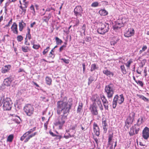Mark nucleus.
I'll return each instance as SVG.
<instances>
[{"mask_svg": "<svg viewBox=\"0 0 149 149\" xmlns=\"http://www.w3.org/2000/svg\"><path fill=\"white\" fill-rule=\"evenodd\" d=\"M22 50L24 52H27L29 50L28 47L27 46H23L22 47Z\"/></svg>", "mask_w": 149, "mask_h": 149, "instance_id": "obj_37", "label": "nucleus"}, {"mask_svg": "<svg viewBox=\"0 0 149 149\" xmlns=\"http://www.w3.org/2000/svg\"><path fill=\"white\" fill-rule=\"evenodd\" d=\"M72 100L70 99L68 101L60 100L57 102L56 105L57 113L60 115L56 121L55 125L58 126L61 129L67 119V116L72 106Z\"/></svg>", "mask_w": 149, "mask_h": 149, "instance_id": "obj_1", "label": "nucleus"}, {"mask_svg": "<svg viewBox=\"0 0 149 149\" xmlns=\"http://www.w3.org/2000/svg\"><path fill=\"white\" fill-rule=\"evenodd\" d=\"M82 67L83 68V73H84L86 69L85 65V63H83L82 64Z\"/></svg>", "mask_w": 149, "mask_h": 149, "instance_id": "obj_58", "label": "nucleus"}, {"mask_svg": "<svg viewBox=\"0 0 149 149\" xmlns=\"http://www.w3.org/2000/svg\"><path fill=\"white\" fill-rule=\"evenodd\" d=\"M104 90L107 97L109 99L111 98L114 94L113 85L111 83L108 85H106L105 87Z\"/></svg>", "mask_w": 149, "mask_h": 149, "instance_id": "obj_6", "label": "nucleus"}, {"mask_svg": "<svg viewBox=\"0 0 149 149\" xmlns=\"http://www.w3.org/2000/svg\"><path fill=\"white\" fill-rule=\"evenodd\" d=\"M83 11V8L81 6H77L74 9V15L76 16L77 18H78L81 17Z\"/></svg>", "mask_w": 149, "mask_h": 149, "instance_id": "obj_9", "label": "nucleus"}, {"mask_svg": "<svg viewBox=\"0 0 149 149\" xmlns=\"http://www.w3.org/2000/svg\"><path fill=\"white\" fill-rule=\"evenodd\" d=\"M10 68V65H5L1 69V72L3 73H5L7 72L9 70Z\"/></svg>", "mask_w": 149, "mask_h": 149, "instance_id": "obj_22", "label": "nucleus"}, {"mask_svg": "<svg viewBox=\"0 0 149 149\" xmlns=\"http://www.w3.org/2000/svg\"><path fill=\"white\" fill-rule=\"evenodd\" d=\"M26 38H28L29 40H30L31 38V35L30 33H27L26 35Z\"/></svg>", "mask_w": 149, "mask_h": 149, "instance_id": "obj_55", "label": "nucleus"}, {"mask_svg": "<svg viewBox=\"0 0 149 149\" xmlns=\"http://www.w3.org/2000/svg\"><path fill=\"white\" fill-rule=\"evenodd\" d=\"M54 49H52L49 54V57L52 58H54L55 56L54 52Z\"/></svg>", "mask_w": 149, "mask_h": 149, "instance_id": "obj_36", "label": "nucleus"}, {"mask_svg": "<svg viewBox=\"0 0 149 149\" xmlns=\"http://www.w3.org/2000/svg\"><path fill=\"white\" fill-rule=\"evenodd\" d=\"M97 79H95L93 76H91L88 79V84L89 85L93 81L96 80Z\"/></svg>", "mask_w": 149, "mask_h": 149, "instance_id": "obj_28", "label": "nucleus"}, {"mask_svg": "<svg viewBox=\"0 0 149 149\" xmlns=\"http://www.w3.org/2000/svg\"><path fill=\"white\" fill-rule=\"evenodd\" d=\"M36 23L35 22H34L33 23L31 24H30V26L32 28L33 27L34 25Z\"/></svg>", "mask_w": 149, "mask_h": 149, "instance_id": "obj_64", "label": "nucleus"}, {"mask_svg": "<svg viewBox=\"0 0 149 149\" xmlns=\"http://www.w3.org/2000/svg\"><path fill=\"white\" fill-rule=\"evenodd\" d=\"M60 59L63 61L66 64H68L69 63L70 60L69 59H66L65 58H61Z\"/></svg>", "mask_w": 149, "mask_h": 149, "instance_id": "obj_46", "label": "nucleus"}, {"mask_svg": "<svg viewBox=\"0 0 149 149\" xmlns=\"http://www.w3.org/2000/svg\"><path fill=\"white\" fill-rule=\"evenodd\" d=\"M133 62V59H130L126 63H125V64L126 66L128 68H130L131 64Z\"/></svg>", "mask_w": 149, "mask_h": 149, "instance_id": "obj_30", "label": "nucleus"}, {"mask_svg": "<svg viewBox=\"0 0 149 149\" xmlns=\"http://www.w3.org/2000/svg\"><path fill=\"white\" fill-rule=\"evenodd\" d=\"M143 137L146 140H147L149 137V128L146 127L143 129L142 133Z\"/></svg>", "mask_w": 149, "mask_h": 149, "instance_id": "obj_10", "label": "nucleus"}, {"mask_svg": "<svg viewBox=\"0 0 149 149\" xmlns=\"http://www.w3.org/2000/svg\"><path fill=\"white\" fill-rule=\"evenodd\" d=\"M99 5L98 2H95L93 3L91 5V6L92 7H97Z\"/></svg>", "mask_w": 149, "mask_h": 149, "instance_id": "obj_45", "label": "nucleus"}, {"mask_svg": "<svg viewBox=\"0 0 149 149\" xmlns=\"http://www.w3.org/2000/svg\"><path fill=\"white\" fill-rule=\"evenodd\" d=\"M17 25L16 23L14 22L11 27V29L13 33L16 34H18L17 31Z\"/></svg>", "mask_w": 149, "mask_h": 149, "instance_id": "obj_16", "label": "nucleus"}, {"mask_svg": "<svg viewBox=\"0 0 149 149\" xmlns=\"http://www.w3.org/2000/svg\"><path fill=\"white\" fill-rule=\"evenodd\" d=\"M123 26V24H121L120 22H117V23L113 26V29L116 31H117L118 30H120L121 27Z\"/></svg>", "mask_w": 149, "mask_h": 149, "instance_id": "obj_20", "label": "nucleus"}, {"mask_svg": "<svg viewBox=\"0 0 149 149\" xmlns=\"http://www.w3.org/2000/svg\"><path fill=\"white\" fill-rule=\"evenodd\" d=\"M50 47H46V49H45L42 52L43 54L44 55H45L47 53L48 51L49 50Z\"/></svg>", "mask_w": 149, "mask_h": 149, "instance_id": "obj_42", "label": "nucleus"}, {"mask_svg": "<svg viewBox=\"0 0 149 149\" xmlns=\"http://www.w3.org/2000/svg\"><path fill=\"white\" fill-rule=\"evenodd\" d=\"M11 2V1H9V0H8V1L6 2L5 3V6L4 7L6 8V7H8L9 5L10 4V3Z\"/></svg>", "mask_w": 149, "mask_h": 149, "instance_id": "obj_54", "label": "nucleus"}, {"mask_svg": "<svg viewBox=\"0 0 149 149\" xmlns=\"http://www.w3.org/2000/svg\"><path fill=\"white\" fill-rule=\"evenodd\" d=\"M13 103L10 98L6 97L4 98L3 108L4 110H10L12 107Z\"/></svg>", "mask_w": 149, "mask_h": 149, "instance_id": "obj_7", "label": "nucleus"}, {"mask_svg": "<svg viewBox=\"0 0 149 149\" xmlns=\"http://www.w3.org/2000/svg\"><path fill=\"white\" fill-rule=\"evenodd\" d=\"M100 98L102 101L104 108L105 110L108 109V102L104 95L100 96Z\"/></svg>", "mask_w": 149, "mask_h": 149, "instance_id": "obj_12", "label": "nucleus"}, {"mask_svg": "<svg viewBox=\"0 0 149 149\" xmlns=\"http://www.w3.org/2000/svg\"><path fill=\"white\" fill-rule=\"evenodd\" d=\"M51 13H49L48 14V16H45L43 17L42 18V20L43 21L47 23L51 17Z\"/></svg>", "mask_w": 149, "mask_h": 149, "instance_id": "obj_25", "label": "nucleus"}, {"mask_svg": "<svg viewBox=\"0 0 149 149\" xmlns=\"http://www.w3.org/2000/svg\"><path fill=\"white\" fill-rule=\"evenodd\" d=\"M98 67L96 66L95 64H93L91 65V71L93 72L94 70L98 69Z\"/></svg>", "mask_w": 149, "mask_h": 149, "instance_id": "obj_32", "label": "nucleus"}, {"mask_svg": "<svg viewBox=\"0 0 149 149\" xmlns=\"http://www.w3.org/2000/svg\"><path fill=\"white\" fill-rule=\"evenodd\" d=\"M134 34V29L133 28H130L125 32L124 35L126 37H129L133 36Z\"/></svg>", "mask_w": 149, "mask_h": 149, "instance_id": "obj_13", "label": "nucleus"}, {"mask_svg": "<svg viewBox=\"0 0 149 149\" xmlns=\"http://www.w3.org/2000/svg\"><path fill=\"white\" fill-rule=\"evenodd\" d=\"M82 106L83 104L82 103L79 104L77 111V113L80 112L81 111L82 108Z\"/></svg>", "mask_w": 149, "mask_h": 149, "instance_id": "obj_40", "label": "nucleus"}, {"mask_svg": "<svg viewBox=\"0 0 149 149\" xmlns=\"http://www.w3.org/2000/svg\"><path fill=\"white\" fill-rule=\"evenodd\" d=\"M109 24L106 22L102 24L101 26L97 30L98 33L102 35H104L109 30Z\"/></svg>", "mask_w": 149, "mask_h": 149, "instance_id": "obj_3", "label": "nucleus"}, {"mask_svg": "<svg viewBox=\"0 0 149 149\" xmlns=\"http://www.w3.org/2000/svg\"><path fill=\"white\" fill-rule=\"evenodd\" d=\"M17 39L18 42H20L23 40V37L21 35H19L17 37Z\"/></svg>", "mask_w": 149, "mask_h": 149, "instance_id": "obj_43", "label": "nucleus"}, {"mask_svg": "<svg viewBox=\"0 0 149 149\" xmlns=\"http://www.w3.org/2000/svg\"><path fill=\"white\" fill-rule=\"evenodd\" d=\"M12 78L10 77H8L4 80V85L6 86H10L12 81Z\"/></svg>", "mask_w": 149, "mask_h": 149, "instance_id": "obj_18", "label": "nucleus"}, {"mask_svg": "<svg viewBox=\"0 0 149 149\" xmlns=\"http://www.w3.org/2000/svg\"><path fill=\"white\" fill-rule=\"evenodd\" d=\"M36 127H34L33 129L29 130L28 131L25 132L20 138V140L23 141L26 138L24 141L25 143L27 142L29 140L34 136L37 134V132H35L31 134L35 130Z\"/></svg>", "mask_w": 149, "mask_h": 149, "instance_id": "obj_2", "label": "nucleus"}, {"mask_svg": "<svg viewBox=\"0 0 149 149\" xmlns=\"http://www.w3.org/2000/svg\"><path fill=\"white\" fill-rule=\"evenodd\" d=\"M14 136L13 134H10L8 136L7 138V141L11 142L13 139Z\"/></svg>", "mask_w": 149, "mask_h": 149, "instance_id": "obj_34", "label": "nucleus"}, {"mask_svg": "<svg viewBox=\"0 0 149 149\" xmlns=\"http://www.w3.org/2000/svg\"><path fill=\"white\" fill-rule=\"evenodd\" d=\"M135 113L134 112H132L127 118L126 120L132 123L134 119Z\"/></svg>", "mask_w": 149, "mask_h": 149, "instance_id": "obj_17", "label": "nucleus"}, {"mask_svg": "<svg viewBox=\"0 0 149 149\" xmlns=\"http://www.w3.org/2000/svg\"><path fill=\"white\" fill-rule=\"evenodd\" d=\"M124 101V98L122 94L118 96L116 95L115 96L112 102V106L113 108H115L117 105L118 102L119 104L123 103Z\"/></svg>", "mask_w": 149, "mask_h": 149, "instance_id": "obj_4", "label": "nucleus"}, {"mask_svg": "<svg viewBox=\"0 0 149 149\" xmlns=\"http://www.w3.org/2000/svg\"><path fill=\"white\" fill-rule=\"evenodd\" d=\"M96 98L94 97L92 99L93 101H96L100 110L102 111H103V108L100 99L99 98H97L96 96Z\"/></svg>", "mask_w": 149, "mask_h": 149, "instance_id": "obj_14", "label": "nucleus"}, {"mask_svg": "<svg viewBox=\"0 0 149 149\" xmlns=\"http://www.w3.org/2000/svg\"><path fill=\"white\" fill-rule=\"evenodd\" d=\"M139 69H141V70H142V68L140 67V68H138L136 70V72L137 73H138L139 74H141V72L140 70H139Z\"/></svg>", "mask_w": 149, "mask_h": 149, "instance_id": "obj_56", "label": "nucleus"}, {"mask_svg": "<svg viewBox=\"0 0 149 149\" xmlns=\"http://www.w3.org/2000/svg\"><path fill=\"white\" fill-rule=\"evenodd\" d=\"M45 81L47 84L50 85L51 84L52 79L49 77H46L45 78Z\"/></svg>", "mask_w": 149, "mask_h": 149, "instance_id": "obj_29", "label": "nucleus"}, {"mask_svg": "<svg viewBox=\"0 0 149 149\" xmlns=\"http://www.w3.org/2000/svg\"><path fill=\"white\" fill-rule=\"evenodd\" d=\"M103 73L107 76H108L110 77H113V76L114 74L112 72H111L109 70L106 69L103 71Z\"/></svg>", "mask_w": 149, "mask_h": 149, "instance_id": "obj_19", "label": "nucleus"}, {"mask_svg": "<svg viewBox=\"0 0 149 149\" xmlns=\"http://www.w3.org/2000/svg\"><path fill=\"white\" fill-rule=\"evenodd\" d=\"M65 45H62L59 48V52H61L64 49V48H65L66 47V45L67 43L66 42H65Z\"/></svg>", "mask_w": 149, "mask_h": 149, "instance_id": "obj_41", "label": "nucleus"}, {"mask_svg": "<svg viewBox=\"0 0 149 149\" xmlns=\"http://www.w3.org/2000/svg\"><path fill=\"white\" fill-rule=\"evenodd\" d=\"M73 136V135H71V134H68L67 135V134L65 133V135L64 136V137L66 139H68Z\"/></svg>", "mask_w": 149, "mask_h": 149, "instance_id": "obj_47", "label": "nucleus"}, {"mask_svg": "<svg viewBox=\"0 0 149 149\" xmlns=\"http://www.w3.org/2000/svg\"><path fill=\"white\" fill-rule=\"evenodd\" d=\"M53 10L54 11L55 10L52 7H48L47 8L46 10V12H49L51 10Z\"/></svg>", "mask_w": 149, "mask_h": 149, "instance_id": "obj_51", "label": "nucleus"}, {"mask_svg": "<svg viewBox=\"0 0 149 149\" xmlns=\"http://www.w3.org/2000/svg\"><path fill=\"white\" fill-rule=\"evenodd\" d=\"M25 42L24 43L25 44L27 45H30V43L29 42H28L26 40V38L25 39Z\"/></svg>", "mask_w": 149, "mask_h": 149, "instance_id": "obj_62", "label": "nucleus"}, {"mask_svg": "<svg viewBox=\"0 0 149 149\" xmlns=\"http://www.w3.org/2000/svg\"><path fill=\"white\" fill-rule=\"evenodd\" d=\"M12 23V19H11L8 22V24L7 25H6L5 26L4 28H6V27H7L9 26H10V25Z\"/></svg>", "mask_w": 149, "mask_h": 149, "instance_id": "obj_48", "label": "nucleus"}, {"mask_svg": "<svg viewBox=\"0 0 149 149\" xmlns=\"http://www.w3.org/2000/svg\"><path fill=\"white\" fill-rule=\"evenodd\" d=\"M120 68L122 72L124 74H126L127 72L124 66V65H122L120 66Z\"/></svg>", "mask_w": 149, "mask_h": 149, "instance_id": "obj_39", "label": "nucleus"}, {"mask_svg": "<svg viewBox=\"0 0 149 149\" xmlns=\"http://www.w3.org/2000/svg\"><path fill=\"white\" fill-rule=\"evenodd\" d=\"M47 124H48V122H46V123H45L44 124V126L45 127V130H47Z\"/></svg>", "mask_w": 149, "mask_h": 149, "instance_id": "obj_60", "label": "nucleus"}, {"mask_svg": "<svg viewBox=\"0 0 149 149\" xmlns=\"http://www.w3.org/2000/svg\"><path fill=\"white\" fill-rule=\"evenodd\" d=\"M94 139L95 141V142L97 144H98L99 142V141L98 139L97 138L94 137Z\"/></svg>", "mask_w": 149, "mask_h": 149, "instance_id": "obj_61", "label": "nucleus"}, {"mask_svg": "<svg viewBox=\"0 0 149 149\" xmlns=\"http://www.w3.org/2000/svg\"><path fill=\"white\" fill-rule=\"evenodd\" d=\"M79 20L78 19V18L76 17V21L75 24L74 25V26H77L79 24Z\"/></svg>", "mask_w": 149, "mask_h": 149, "instance_id": "obj_57", "label": "nucleus"}, {"mask_svg": "<svg viewBox=\"0 0 149 149\" xmlns=\"http://www.w3.org/2000/svg\"><path fill=\"white\" fill-rule=\"evenodd\" d=\"M26 9L24 8L21 9H20L19 13L22 15H24L25 14Z\"/></svg>", "mask_w": 149, "mask_h": 149, "instance_id": "obj_38", "label": "nucleus"}, {"mask_svg": "<svg viewBox=\"0 0 149 149\" xmlns=\"http://www.w3.org/2000/svg\"><path fill=\"white\" fill-rule=\"evenodd\" d=\"M128 21V19L124 17L122 19H119L118 21V22H120L121 24H123V26Z\"/></svg>", "mask_w": 149, "mask_h": 149, "instance_id": "obj_24", "label": "nucleus"}, {"mask_svg": "<svg viewBox=\"0 0 149 149\" xmlns=\"http://www.w3.org/2000/svg\"><path fill=\"white\" fill-rule=\"evenodd\" d=\"M113 137V136L112 135H110L109 136L108 138V142L110 143Z\"/></svg>", "mask_w": 149, "mask_h": 149, "instance_id": "obj_53", "label": "nucleus"}, {"mask_svg": "<svg viewBox=\"0 0 149 149\" xmlns=\"http://www.w3.org/2000/svg\"><path fill=\"white\" fill-rule=\"evenodd\" d=\"M55 39L57 45H61L63 42L58 37H56Z\"/></svg>", "mask_w": 149, "mask_h": 149, "instance_id": "obj_33", "label": "nucleus"}, {"mask_svg": "<svg viewBox=\"0 0 149 149\" xmlns=\"http://www.w3.org/2000/svg\"><path fill=\"white\" fill-rule=\"evenodd\" d=\"M93 130L95 135L99 136L100 135V130L97 125L95 123H94L93 125Z\"/></svg>", "mask_w": 149, "mask_h": 149, "instance_id": "obj_15", "label": "nucleus"}, {"mask_svg": "<svg viewBox=\"0 0 149 149\" xmlns=\"http://www.w3.org/2000/svg\"><path fill=\"white\" fill-rule=\"evenodd\" d=\"M140 118H139L137 121V124L132 126L129 132V134L130 136H132L137 134L139 130V126L140 125Z\"/></svg>", "mask_w": 149, "mask_h": 149, "instance_id": "obj_5", "label": "nucleus"}, {"mask_svg": "<svg viewBox=\"0 0 149 149\" xmlns=\"http://www.w3.org/2000/svg\"><path fill=\"white\" fill-rule=\"evenodd\" d=\"M90 109L93 115H97L98 114L97 107L95 104L94 103L91 105Z\"/></svg>", "mask_w": 149, "mask_h": 149, "instance_id": "obj_11", "label": "nucleus"}, {"mask_svg": "<svg viewBox=\"0 0 149 149\" xmlns=\"http://www.w3.org/2000/svg\"><path fill=\"white\" fill-rule=\"evenodd\" d=\"M99 14L102 16H106L108 14V12L104 9H101L99 11Z\"/></svg>", "mask_w": 149, "mask_h": 149, "instance_id": "obj_26", "label": "nucleus"}, {"mask_svg": "<svg viewBox=\"0 0 149 149\" xmlns=\"http://www.w3.org/2000/svg\"><path fill=\"white\" fill-rule=\"evenodd\" d=\"M4 97H2L1 98V99L0 100V107H1L2 104H3V100H4Z\"/></svg>", "mask_w": 149, "mask_h": 149, "instance_id": "obj_52", "label": "nucleus"}, {"mask_svg": "<svg viewBox=\"0 0 149 149\" xmlns=\"http://www.w3.org/2000/svg\"><path fill=\"white\" fill-rule=\"evenodd\" d=\"M136 82L138 84H139L141 87H143V82L141 81L138 80V81H136Z\"/></svg>", "mask_w": 149, "mask_h": 149, "instance_id": "obj_44", "label": "nucleus"}, {"mask_svg": "<svg viewBox=\"0 0 149 149\" xmlns=\"http://www.w3.org/2000/svg\"><path fill=\"white\" fill-rule=\"evenodd\" d=\"M30 8L31 10V12L32 14L33 15L35 16L36 14L33 6L32 5L30 6Z\"/></svg>", "mask_w": 149, "mask_h": 149, "instance_id": "obj_35", "label": "nucleus"}, {"mask_svg": "<svg viewBox=\"0 0 149 149\" xmlns=\"http://www.w3.org/2000/svg\"><path fill=\"white\" fill-rule=\"evenodd\" d=\"M40 46L39 45H34L33 46V48L35 49H38L40 47Z\"/></svg>", "mask_w": 149, "mask_h": 149, "instance_id": "obj_49", "label": "nucleus"}, {"mask_svg": "<svg viewBox=\"0 0 149 149\" xmlns=\"http://www.w3.org/2000/svg\"><path fill=\"white\" fill-rule=\"evenodd\" d=\"M13 121H14L15 123L17 124L20 123L21 121V119L19 117L16 116L15 118H13Z\"/></svg>", "mask_w": 149, "mask_h": 149, "instance_id": "obj_31", "label": "nucleus"}, {"mask_svg": "<svg viewBox=\"0 0 149 149\" xmlns=\"http://www.w3.org/2000/svg\"><path fill=\"white\" fill-rule=\"evenodd\" d=\"M147 49V47L146 45H143L142 48V50L143 52L145 51Z\"/></svg>", "mask_w": 149, "mask_h": 149, "instance_id": "obj_59", "label": "nucleus"}, {"mask_svg": "<svg viewBox=\"0 0 149 149\" xmlns=\"http://www.w3.org/2000/svg\"><path fill=\"white\" fill-rule=\"evenodd\" d=\"M142 99L145 101H147L148 100V99L144 96L143 97Z\"/></svg>", "mask_w": 149, "mask_h": 149, "instance_id": "obj_63", "label": "nucleus"}, {"mask_svg": "<svg viewBox=\"0 0 149 149\" xmlns=\"http://www.w3.org/2000/svg\"><path fill=\"white\" fill-rule=\"evenodd\" d=\"M81 29L82 30V31H83V33L85 35L86 30V25L85 24L83 25Z\"/></svg>", "mask_w": 149, "mask_h": 149, "instance_id": "obj_50", "label": "nucleus"}, {"mask_svg": "<svg viewBox=\"0 0 149 149\" xmlns=\"http://www.w3.org/2000/svg\"><path fill=\"white\" fill-rule=\"evenodd\" d=\"M77 124H75L74 125H71L70 127V130H72L73 131L72 132V134H75L76 132V128L77 127Z\"/></svg>", "mask_w": 149, "mask_h": 149, "instance_id": "obj_27", "label": "nucleus"}, {"mask_svg": "<svg viewBox=\"0 0 149 149\" xmlns=\"http://www.w3.org/2000/svg\"><path fill=\"white\" fill-rule=\"evenodd\" d=\"M26 26V24L23 20L19 22V29L20 31H22L24 28Z\"/></svg>", "mask_w": 149, "mask_h": 149, "instance_id": "obj_21", "label": "nucleus"}, {"mask_svg": "<svg viewBox=\"0 0 149 149\" xmlns=\"http://www.w3.org/2000/svg\"><path fill=\"white\" fill-rule=\"evenodd\" d=\"M102 123L104 130L106 131L107 130V128L106 127L107 126V120L106 118H102Z\"/></svg>", "mask_w": 149, "mask_h": 149, "instance_id": "obj_23", "label": "nucleus"}, {"mask_svg": "<svg viewBox=\"0 0 149 149\" xmlns=\"http://www.w3.org/2000/svg\"><path fill=\"white\" fill-rule=\"evenodd\" d=\"M24 110L26 115L29 116H31L33 113L34 108L31 104H27L24 107Z\"/></svg>", "mask_w": 149, "mask_h": 149, "instance_id": "obj_8", "label": "nucleus"}]
</instances>
